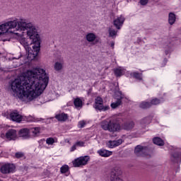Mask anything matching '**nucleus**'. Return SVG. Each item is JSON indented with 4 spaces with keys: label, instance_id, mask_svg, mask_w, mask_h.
Returning a JSON list of instances; mask_svg holds the SVG:
<instances>
[{
    "label": "nucleus",
    "instance_id": "obj_1",
    "mask_svg": "<svg viewBox=\"0 0 181 181\" xmlns=\"http://www.w3.org/2000/svg\"><path fill=\"white\" fill-rule=\"evenodd\" d=\"M49 84V75L43 69L27 71L10 83L11 93L24 103L35 101Z\"/></svg>",
    "mask_w": 181,
    "mask_h": 181
},
{
    "label": "nucleus",
    "instance_id": "obj_2",
    "mask_svg": "<svg viewBox=\"0 0 181 181\" xmlns=\"http://www.w3.org/2000/svg\"><path fill=\"white\" fill-rule=\"evenodd\" d=\"M35 27L32 23H29L28 19L24 17H12L4 23L0 24V40L2 42H8L11 40L13 35L16 36H23L18 32H25L28 30V36H32V33Z\"/></svg>",
    "mask_w": 181,
    "mask_h": 181
},
{
    "label": "nucleus",
    "instance_id": "obj_3",
    "mask_svg": "<svg viewBox=\"0 0 181 181\" xmlns=\"http://www.w3.org/2000/svg\"><path fill=\"white\" fill-rule=\"evenodd\" d=\"M28 23H31L34 27V30H33L31 35L28 34V30H26L27 35L32 40V44L29 45L26 39L23 38V31L18 32L20 35H23L22 36L19 35L21 37L19 40L21 45H22L25 49L27 53V59L25 60V63L27 62H32V60H35L39 54V52L40 50V41L39 40V34H37V30L36 29V25L35 23L28 21Z\"/></svg>",
    "mask_w": 181,
    "mask_h": 181
},
{
    "label": "nucleus",
    "instance_id": "obj_4",
    "mask_svg": "<svg viewBox=\"0 0 181 181\" xmlns=\"http://www.w3.org/2000/svg\"><path fill=\"white\" fill-rule=\"evenodd\" d=\"M100 127L104 131L109 132H119V131L124 129L125 131H131L135 127V122L133 121L124 122L121 126V119L119 117H114L107 119L100 122Z\"/></svg>",
    "mask_w": 181,
    "mask_h": 181
},
{
    "label": "nucleus",
    "instance_id": "obj_5",
    "mask_svg": "<svg viewBox=\"0 0 181 181\" xmlns=\"http://www.w3.org/2000/svg\"><path fill=\"white\" fill-rule=\"evenodd\" d=\"M90 161V156H81L75 159L73 162V165L75 168H80V166H86Z\"/></svg>",
    "mask_w": 181,
    "mask_h": 181
},
{
    "label": "nucleus",
    "instance_id": "obj_6",
    "mask_svg": "<svg viewBox=\"0 0 181 181\" xmlns=\"http://www.w3.org/2000/svg\"><path fill=\"white\" fill-rule=\"evenodd\" d=\"M94 108L99 111H108L110 106H104L103 98L101 97H97L95 100Z\"/></svg>",
    "mask_w": 181,
    "mask_h": 181
},
{
    "label": "nucleus",
    "instance_id": "obj_7",
    "mask_svg": "<svg viewBox=\"0 0 181 181\" xmlns=\"http://www.w3.org/2000/svg\"><path fill=\"white\" fill-rule=\"evenodd\" d=\"M9 117L11 121H13V122H22V121L25 120V117L19 113L18 110H13L10 112Z\"/></svg>",
    "mask_w": 181,
    "mask_h": 181
},
{
    "label": "nucleus",
    "instance_id": "obj_8",
    "mask_svg": "<svg viewBox=\"0 0 181 181\" xmlns=\"http://www.w3.org/2000/svg\"><path fill=\"white\" fill-rule=\"evenodd\" d=\"M86 40L91 45H95L100 43V38L97 37V35L94 33H88L85 36Z\"/></svg>",
    "mask_w": 181,
    "mask_h": 181
},
{
    "label": "nucleus",
    "instance_id": "obj_9",
    "mask_svg": "<svg viewBox=\"0 0 181 181\" xmlns=\"http://www.w3.org/2000/svg\"><path fill=\"white\" fill-rule=\"evenodd\" d=\"M125 22V17L124 16L121 15L116 18H115L113 21V25L115 26L116 29L119 30L121 28H122V25H124V23Z\"/></svg>",
    "mask_w": 181,
    "mask_h": 181
},
{
    "label": "nucleus",
    "instance_id": "obj_10",
    "mask_svg": "<svg viewBox=\"0 0 181 181\" xmlns=\"http://www.w3.org/2000/svg\"><path fill=\"white\" fill-rule=\"evenodd\" d=\"M0 170L4 175L12 173L15 170V165L11 163L4 164L1 167Z\"/></svg>",
    "mask_w": 181,
    "mask_h": 181
},
{
    "label": "nucleus",
    "instance_id": "obj_11",
    "mask_svg": "<svg viewBox=\"0 0 181 181\" xmlns=\"http://www.w3.org/2000/svg\"><path fill=\"white\" fill-rule=\"evenodd\" d=\"M6 138L8 141H15L16 138H18V133H16V130L10 129L6 133Z\"/></svg>",
    "mask_w": 181,
    "mask_h": 181
},
{
    "label": "nucleus",
    "instance_id": "obj_12",
    "mask_svg": "<svg viewBox=\"0 0 181 181\" xmlns=\"http://www.w3.org/2000/svg\"><path fill=\"white\" fill-rule=\"evenodd\" d=\"M122 144V139H119L117 140L109 141L106 143V146L107 148H117V146H119Z\"/></svg>",
    "mask_w": 181,
    "mask_h": 181
},
{
    "label": "nucleus",
    "instance_id": "obj_13",
    "mask_svg": "<svg viewBox=\"0 0 181 181\" xmlns=\"http://www.w3.org/2000/svg\"><path fill=\"white\" fill-rule=\"evenodd\" d=\"M18 134L21 138H23L24 139L30 138V132L28 128L21 129L19 131Z\"/></svg>",
    "mask_w": 181,
    "mask_h": 181
},
{
    "label": "nucleus",
    "instance_id": "obj_14",
    "mask_svg": "<svg viewBox=\"0 0 181 181\" xmlns=\"http://www.w3.org/2000/svg\"><path fill=\"white\" fill-rule=\"evenodd\" d=\"M146 152V147L142 146H137L134 149V153L137 156H144Z\"/></svg>",
    "mask_w": 181,
    "mask_h": 181
},
{
    "label": "nucleus",
    "instance_id": "obj_15",
    "mask_svg": "<svg viewBox=\"0 0 181 181\" xmlns=\"http://www.w3.org/2000/svg\"><path fill=\"white\" fill-rule=\"evenodd\" d=\"M55 118L61 122H64L69 119V115L66 113H59L55 115Z\"/></svg>",
    "mask_w": 181,
    "mask_h": 181
},
{
    "label": "nucleus",
    "instance_id": "obj_16",
    "mask_svg": "<svg viewBox=\"0 0 181 181\" xmlns=\"http://www.w3.org/2000/svg\"><path fill=\"white\" fill-rule=\"evenodd\" d=\"M98 155H100V156H102L103 158H108L109 156H111V155H112V151H110L105 149H100L98 151Z\"/></svg>",
    "mask_w": 181,
    "mask_h": 181
},
{
    "label": "nucleus",
    "instance_id": "obj_17",
    "mask_svg": "<svg viewBox=\"0 0 181 181\" xmlns=\"http://www.w3.org/2000/svg\"><path fill=\"white\" fill-rule=\"evenodd\" d=\"M119 175H121V170H119V173H117V171H112L111 175H110V181H122L119 177H118Z\"/></svg>",
    "mask_w": 181,
    "mask_h": 181
},
{
    "label": "nucleus",
    "instance_id": "obj_18",
    "mask_svg": "<svg viewBox=\"0 0 181 181\" xmlns=\"http://www.w3.org/2000/svg\"><path fill=\"white\" fill-rule=\"evenodd\" d=\"M153 118V117L152 116L144 117L141 120L140 124L143 125V127H146V125H149V124H151Z\"/></svg>",
    "mask_w": 181,
    "mask_h": 181
},
{
    "label": "nucleus",
    "instance_id": "obj_19",
    "mask_svg": "<svg viewBox=\"0 0 181 181\" xmlns=\"http://www.w3.org/2000/svg\"><path fill=\"white\" fill-rule=\"evenodd\" d=\"M74 104L77 110H81L83 107V100L80 98L74 99Z\"/></svg>",
    "mask_w": 181,
    "mask_h": 181
},
{
    "label": "nucleus",
    "instance_id": "obj_20",
    "mask_svg": "<svg viewBox=\"0 0 181 181\" xmlns=\"http://www.w3.org/2000/svg\"><path fill=\"white\" fill-rule=\"evenodd\" d=\"M122 98H124L122 96H121L119 98H118L116 102H113L111 103L110 107H112V108L115 109L118 107H119V105H121V104H122Z\"/></svg>",
    "mask_w": 181,
    "mask_h": 181
},
{
    "label": "nucleus",
    "instance_id": "obj_21",
    "mask_svg": "<svg viewBox=\"0 0 181 181\" xmlns=\"http://www.w3.org/2000/svg\"><path fill=\"white\" fill-rule=\"evenodd\" d=\"M115 74L117 77H121V76H124V74H125V69L122 67H119L115 69Z\"/></svg>",
    "mask_w": 181,
    "mask_h": 181
},
{
    "label": "nucleus",
    "instance_id": "obj_22",
    "mask_svg": "<svg viewBox=\"0 0 181 181\" xmlns=\"http://www.w3.org/2000/svg\"><path fill=\"white\" fill-rule=\"evenodd\" d=\"M153 142L155 145H158V146H163V145H165V142L160 137L153 138Z\"/></svg>",
    "mask_w": 181,
    "mask_h": 181
},
{
    "label": "nucleus",
    "instance_id": "obj_23",
    "mask_svg": "<svg viewBox=\"0 0 181 181\" xmlns=\"http://www.w3.org/2000/svg\"><path fill=\"white\" fill-rule=\"evenodd\" d=\"M176 22V15L173 13H170L168 15V23L173 25Z\"/></svg>",
    "mask_w": 181,
    "mask_h": 181
},
{
    "label": "nucleus",
    "instance_id": "obj_24",
    "mask_svg": "<svg viewBox=\"0 0 181 181\" xmlns=\"http://www.w3.org/2000/svg\"><path fill=\"white\" fill-rule=\"evenodd\" d=\"M30 134H33V136H37L40 134V127H33L30 129Z\"/></svg>",
    "mask_w": 181,
    "mask_h": 181
},
{
    "label": "nucleus",
    "instance_id": "obj_25",
    "mask_svg": "<svg viewBox=\"0 0 181 181\" xmlns=\"http://www.w3.org/2000/svg\"><path fill=\"white\" fill-rule=\"evenodd\" d=\"M64 62L62 61L61 62H57L54 65V69L56 71H60L63 69Z\"/></svg>",
    "mask_w": 181,
    "mask_h": 181
},
{
    "label": "nucleus",
    "instance_id": "obj_26",
    "mask_svg": "<svg viewBox=\"0 0 181 181\" xmlns=\"http://www.w3.org/2000/svg\"><path fill=\"white\" fill-rule=\"evenodd\" d=\"M108 32L110 37H112V39H115V37H117V33H118V31L115 29L110 28Z\"/></svg>",
    "mask_w": 181,
    "mask_h": 181
},
{
    "label": "nucleus",
    "instance_id": "obj_27",
    "mask_svg": "<svg viewBox=\"0 0 181 181\" xmlns=\"http://www.w3.org/2000/svg\"><path fill=\"white\" fill-rule=\"evenodd\" d=\"M47 97L49 100V101H53L54 98H56V92L54 91H50L47 93Z\"/></svg>",
    "mask_w": 181,
    "mask_h": 181
},
{
    "label": "nucleus",
    "instance_id": "obj_28",
    "mask_svg": "<svg viewBox=\"0 0 181 181\" xmlns=\"http://www.w3.org/2000/svg\"><path fill=\"white\" fill-rule=\"evenodd\" d=\"M132 77L136 78V80H142V74H139L138 72H133L131 74Z\"/></svg>",
    "mask_w": 181,
    "mask_h": 181
},
{
    "label": "nucleus",
    "instance_id": "obj_29",
    "mask_svg": "<svg viewBox=\"0 0 181 181\" xmlns=\"http://www.w3.org/2000/svg\"><path fill=\"white\" fill-rule=\"evenodd\" d=\"M57 142V139L53 137H49L46 139L47 145H53V144H56Z\"/></svg>",
    "mask_w": 181,
    "mask_h": 181
},
{
    "label": "nucleus",
    "instance_id": "obj_30",
    "mask_svg": "<svg viewBox=\"0 0 181 181\" xmlns=\"http://www.w3.org/2000/svg\"><path fill=\"white\" fill-rule=\"evenodd\" d=\"M140 108H143L144 110L146 108H149L151 107V103L149 102H142L139 105Z\"/></svg>",
    "mask_w": 181,
    "mask_h": 181
},
{
    "label": "nucleus",
    "instance_id": "obj_31",
    "mask_svg": "<svg viewBox=\"0 0 181 181\" xmlns=\"http://www.w3.org/2000/svg\"><path fill=\"white\" fill-rule=\"evenodd\" d=\"M180 158V154L177 153H175L172 157L171 159L172 160H173L174 162H179V159Z\"/></svg>",
    "mask_w": 181,
    "mask_h": 181
},
{
    "label": "nucleus",
    "instance_id": "obj_32",
    "mask_svg": "<svg viewBox=\"0 0 181 181\" xmlns=\"http://www.w3.org/2000/svg\"><path fill=\"white\" fill-rule=\"evenodd\" d=\"M158 104H160V100L159 99L153 98L151 100V107H152V105H158Z\"/></svg>",
    "mask_w": 181,
    "mask_h": 181
},
{
    "label": "nucleus",
    "instance_id": "obj_33",
    "mask_svg": "<svg viewBox=\"0 0 181 181\" xmlns=\"http://www.w3.org/2000/svg\"><path fill=\"white\" fill-rule=\"evenodd\" d=\"M61 173H66V172H69V165H63L60 168Z\"/></svg>",
    "mask_w": 181,
    "mask_h": 181
},
{
    "label": "nucleus",
    "instance_id": "obj_34",
    "mask_svg": "<svg viewBox=\"0 0 181 181\" xmlns=\"http://www.w3.org/2000/svg\"><path fill=\"white\" fill-rule=\"evenodd\" d=\"M172 52V47L166 46L165 47V54H169Z\"/></svg>",
    "mask_w": 181,
    "mask_h": 181
},
{
    "label": "nucleus",
    "instance_id": "obj_35",
    "mask_svg": "<svg viewBox=\"0 0 181 181\" xmlns=\"http://www.w3.org/2000/svg\"><path fill=\"white\" fill-rule=\"evenodd\" d=\"M15 156L18 159H19L20 158H23V153H22V152L16 153Z\"/></svg>",
    "mask_w": 181,
    "mask_h": 181
},
{
    "label": "nucleus",
    "instance_id": "obj_36",
    "mask_svg": "<svg viewBox=\"0 0 181 181\" xmlns=\"http://www.w3.org/2000/svg\"><path fill=\"white\" fill-rule=\"evenodd\" d=\"M84 125H86V122H84V121H81L78 124V127L79 128H84Z\"/></svg>",
    "mask_w": 181,
    "mask_h": 181
},
{
    "label": "nucleus",
    "instance_id": "obj_37",
    "mask_svg": "<svg viewBox=\"0 0 181 181\" xmlns=\"http://www.w3.org/2000/svg\"><path fill=\"white\" fill-rule=\"evenodd\" d=\"M85 142L84 141H77L76 143H75V144L76 145V146H84L85 145Z\"/></svg>",
    "mask_w": 181,
    "mask_h": 181
},
{
    "label": "nucleus",
    "instance_id": "obj_38",
    "mask_svg": "<svg viewBox=\"0 0 181 181\" xmlns=\"http://www.w3.org/2000/svg\"><path fill=\"white\" fill-rule=\"evenodd\" d=\"M149 0H140V4L143 6L147 5Z\"/></svg>",
    "mask_w": 181,
    "mask_h": 181
},
{
    "label": "nucleus",
    "instance_id": "obj_39",
    "mask_svg": "<svg viewBox=\"0 0 181 181\" xmlns=\"http://www.w3.org/2000/svg\"><path fill=\"white\" fill-rule=\"evenodd\" d=\"M76 146H77V145H76V144L74 146H72L71 147V152H74V151H76Z\"/></svg>",
    "mask_w": 181,
    "mask_h": 181
},
{
    "label": "nucleus",
    "instance_id": "obj_40",
    "mask_svg": "<svg viewBox=\"0 0 181 181\" xmlns=\"http://www.w3.org/2000/svg\"><path fill=\"white\" fill-rule=\"evenodd\" d=\"M2 116L10 119L9 115H8V113H6V112H3Z\"/></svg>",
    "mask_w": 181,
    "mask_h": 181
},
{
    "label": "nucleus",
    "instance_id": "obj_41",
    "mask_svg": "<svg viewBox=\"0 0 181 181\" xmlns=\"http://www.w3.org/2000/svg\"><path fill=\"white\" fill-rule=\"evenodd\" d=\"M28 121H31V122H33V121H35V118H33V117H32V116H30V117H28Z\"/></svg>",
    "mask_w": 181,
    "mask_h": 181
},
{
    "label": "nucleus",
    "instance_id": "obj_42",
    "mask_svg": "<svg viewBox=\"0 0 181 181\" xmlns=\"http://www.w3.org/2000/svg\"><path fill=\"white\" fill-rule=\"evenodd\" d=\"M114 46H115V42H112L110 43V47H111L112 49H114Z\"/></svg>",
    "mask_w": 181,
    "mask_h": 181
},
{
    "label": "nucleus",
    "instance_id": "obj_43",
    "mask_svg": "<svg viewBox=\"0 0 181 181\" xmlns=\"http://www.w3.org/2000/svg\"><path fill=\"white\" fill-rule=\"evenodd\" d=\"M46 101H47V100H46ZM46 101H40V103H41V104H45V103H46Z\"/></svg>",
    "mask_w": 181,
    "mask_h": 181
},
{
    "label": "nucleus",
    "instance_id": "obj_44",
    "mask_svg": "<svg viewBox=\"0 0 181 181\" xmlns=\"http://www.w3.org/2000/svg\"><path fill=\"white\" fill-rule=\"evenodd\" d=\"M0 181H1V180H0Z\"/></svg>",
    "mask_w": 181,
    "mask_h": 181
}]
</instances>
